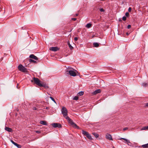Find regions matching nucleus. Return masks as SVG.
Segmentation results:
<instances>
[{"mask_svg":"<svg viewBox=\"0 0 148 148\" xmlns=\"http://www.w3.org/2000/svg\"><path fill=\"white\" fill-rule=\"evenodd\" d=\"M84 92L80 91V92H79L77 93V95H78L79 96H81L82 95L84 94Z\"/></svg>","mask_w":148,"mask_h":148,"instance_id":"obj_18","label":"nucleus"},{"mask_svg":"<svg viewBox=\"0 0 148 148\" xmlns=\"http://www.w3.org/2000/svg\"><path fill=\"white\" fill-rule=\"evenodd\" d=\"M29 62L31 63H36V61L32 59H29Z\"/></svg>","mask_w":148,"mask_h":148,"instance_id":"obj_20","label":"nucleus"},{"mask_svg":"<svg viewBox=\"0 0 148 148\" xmlns=\"http://www.w3.org/2000/svg\"><path fill=\"white\" fill-rule=\"evenodd\" d=\"M113 148H115L114 146L113 147Z\"/></svg>","mask_w":148,"mask_h":148,"instance_id":"obj_45","label":"nucleus"},{"mask_svg":"<svg viewBox=\"0 0 148 148\" xmlns=\"http://www.w3.org/2000/svg\"><path fill=\"white\" fill-rule=\"evenodd\" d=\"M82 133L84 136H86L88 139L90 140H92V138L90 134L88 132L84 130H82Z\"/></svg>","mask_w":148,"mask_h":148,"instance_id":"obj_3","label":"nucleus"},{"mask_svg":"<svg viewBox=\"0 0 148 148\" xmlns=\"http://www.w3.org/2000/svg\"><path fill=\"white\" fill-rule=\"evenodd\" d=\"M126 34L127 36H128L129 34L128 32H127L126 33Z\"/></svg>","mask_w":148,"mask_h":148,"instance_id":"obj_42","label":"nucleus"},{"mask_svg":"<svg viewBox=\"0 0 148 148\" xmlns=\"http://www.w3.org/2000/svg\"><path fill=\"white\" fill-rule=\"evenodd\" d=\"M131 27V25H129L127 26V28L128 29H130Z\"/></svg>","mask_w":148,"mask_h":148,"instance_id":"obj_34","label":"nucleus"},{"mask_svg":"<svg viewBox=\"0 0 148 148\" xmlns=\"http://www.w3.org/2000/svg\"><path fill=\"white\" fill-rule=\"evenodd\" d=\"M78 14H76L75 16H78Z\"/></svg>","mask_w":148,"mask_h":148,"instance_id":"obj_43","label":"nucleus"},{"mask_svg":"<svg viewBox=\"0 0 148 148\" xmlns=\"http://www.w3.org/2000/svg\"><path fill=\"white\" fill-rule=\"evenodd\" d=\"M128 129V128L127 127H125L123 129V130L124 131H125L127 130Z\"/></svg>","mask_w":148,"mask_h":148,"instance_id":"obj_33","label":"nucleus"},{"mask_svg":"<svg viewBox=\"0 0 148 148\" xmlns=\"http://www.w3.org/2000/svg\"><path fill=\"white\" fill-rule=\"evenodd\" d=\"M5 130L7 131H8L9 132H12V129L10 128H9L8 127H5Z\"/></svg>","mask_w":148,"mask_h":148,"instance_id":"obj_13","label":"nucleus"},{"mask_svg":"<svg viewBox=\"0 0 148 148\" xmlns=\"http://www.w3.org/2000/svg\"><path fill=\"white\" fill-rule=\"evenodd\" d=\"M119 21H122V20H119Z\"/></svg>","mask_w":148,"mask_h":148,"instance_id":"obj_46","label":"nucleus"},{"mask_svg":"<svg viewBox=\"0 0 148 148\" xmlns=\"http://www.w3.org/2000/svg\"><path fill=\"white\" fill-rule=\"evenodd\" d=\"M142 130H148V126H145V127H143L142 128Z\"/></svg>","mask_w":148,"mask_h":148,"instance_id":"obj_26","label":"nucleus"},{"mask_svg":"<svg viewBox=\"0 0 148 148\" xmlns=\"http://www.w3.org/2000/svg\"><path fill=\"white\" fill-rule=\"evenodd\" d=\"M51 125L52 126L55 128L58 127V128H61L62 127L61 125L58 123H53L51 124Z\"/></svg>","mask_w":148,"mask_h":148,"instance_id":"obj_6","label":"nucleus"},{"mask_svg":"<svg viewBox=\"0 0 148 148\" xmlns=\"http://www.w3.org/2000/svg\"><path fill=\"white\" fill-rule=\"evenodd\" d=\"M67 44H68V45L70 48V49L72 50L73 49V47L70 44L69 42L68 41L67 42Z\"/></svg>","mask_w":148,"mask_h":148,"instance_id":"obj_19","label":"nucleus"},{"mask_svg":"<svg viewBox=\"0 0 148 148\" xmlns=\"http://www.w3.org/2000/svg\"><path fill=\"white\" fill-rule=\"evenodd\" d=\"M23 27H22V29H23Z\"/></svg>","mask_w":148,"mask_h":148,"instance_id":"obj_47","label":"nucleus"},{"mask_svg":"<svg viewBox=\"0 0 148 148\" xmlns=\"http://www.w3.org/2000/svg\"><path fill=\"white\" fill-rule=\"evenodd\" d=\"M33 109L34 110H36V107H34Z\"/></svg>","mask_w":148,"mask_h":148,"instance_id":"obj_38","label":"nucleus"},{"mask_svg":"<svg viewBox=\"0 0 148 148\" xmlns=\"http://www.w3.org/2000/svg\"><path fill=\"white\" fill-rule=\"evenodd\" d=\"M78 40V38L77 37H75L74 38V40L75 41H77Z\"/></svg>","mask_w":148,"mask_h":148,"instance_id":"obj_35","label":"nucleus"},{"mask_svg":"<svg viewBox=\"0 0 148 148\" xmlns=\"http://www.w3.org/2000/svg\"><path fill=\"white\" fill-rule=\"evenodd\" d=\"M78 99V97L77 96H75L73 97V99L74 100H77Z\"/></svg>","mask_w":148,"mask_h":148,"instance_id":"obj_23","label":"nucleus"},{"mask_svg":"<svg viewBox=\"0 0 148 148\" xmlns=\"http://www.w3.org/2000/svg\"><path fill=\"white\" fill-rule=\"evenodd\" d=\"M17 87L18 88V84H17Z\"/></svg>","mask_w":148,"mask_h":148,"instance_id":"obj_44","label":"nucleus"},{"mask_svg":"<svg viewBox=\"0 0 148 148\" xmlns=\"http://www.w3.org/2000/svg\"><path fill=\"white\" fill-rule=\"evenodd\" d=\"M99 10L101 12H104V10L103 8H100Z\"/></svg>","mask_w":148,"mask_h":148,"instance_id":"obj_32","label":"nucleus"},{"mask_svg":"<svg viewBox=\"0 0 148 148\" xmlns=\"http://www.w3.org/2000/svg\"><path fill=\"white\" fill-rule=\"evenodd\" d=\"M93 45L95 47H98L99 46V44L97 42H94L93 43Z\"/></svg>","mask_w":148,"mask_h":148,"instance_id":"obj_17","label":"nucleus"},{"mask_svg":"<svg viewBox=\"0 0 148 148\" xmlns=\"http://www.w3.org/2000/svg\"><path fill=\"white\" fill-rule=\"evenodd\" d=\"M69 122L70 123L71 125H72L73 123H74L73 121L71 119H70L69 121Z\"/></svg>","mask_w":148,"mask_h":148,"instance_id":"obj_24","label":"nucleus"},{"mask_svg":"<svg viewBox=\"0 0 148 148\" xmlns=\"http://www.w3.org/2000/svg\"><path fill=\"white\" fill-rule=\"evenodd\" d=\"M92 134L94 135V136L96 138H97L99 137V134L95 133H92Z\"/></svg>","mask_w":148,"mask_h":148,"instance_id":"obj_21","label":"nucleus"},{"mask_svg":"<svg viewBox=\"0 0 148 148\" xmlns=\"http://www.w3.org/2000/svg\"><path fill=\"white\" fill-rule=\"evenodd\" d=\"M50 98L55 103H56L55 100L52 97H50Z\"/></svg>","mask_w":148,"mask_h":148,"instance_id":"obj_28","label":"nucleus"},{"mask_svg":"<svg viewBox=\"0 0 148 148\" xmlns=\"http://www.w3.org/2000/svg\"><path fill=\"white\" fill-rule=\"evenodd\" d=\"M118 139L120 140L123 139V140H124L125 141V143H126L127 144V145H130L129 144V143H131L130 142V141L129 140H127L126 138H121L119 139Z\"/></svg>","mask_w":148,"mask_h":148,"instance_id":"obj_9","label":"nucleus"},{"mask_svg":"<svg viewBox=\"0 0 148 148\" xmlns=\"http://www.w3.org/2000/svg\"><path fill=\"white\" fill-rule=\"evenodd\" d=\"M66 72H68L69 74L71 76H75L77 75L76 73L73 70H66Z\"/></svg>","mask_w":148,"mask_h":148,"instance_id":"obj_5","label":"nucleus"},{"mask_svg":"<svg viewBox=\"0 0 148 148\" xmlns=\"http://www.w3.org/2000/svg\"><path fill=\"white\" fill-rule=\"evenodd\" d=\"M146 106L147 107H148V103H146Z\"/></svg>","mask_w":148,"mask_h":148,"instance_id":"obj_39","label":"nucleus"},{"mask_svg":"<svg viewBox=\"0 0 148 148\" xmlns=\"http://www.w3.org/2000/svg\"><path fill=\"white\" fill-rule=\"evenodd\" d=\"M68 121L71 119L69 116H66L65 117H64Z\"/></svg>","mask_w":148,"mask_h":148,"instance_id":"obj_27","label":"nucleus"},{"mask_svg":"<svg viewBox=\"0 0 148 148\" xmlns=\"http://www.w3.org/2000/svg\"><path fill=\"white\" fill-rule=\"evenodd\" d=\"M62 113L64 117H65L67 115L68 111L66 108L64 107H62Z\"/></svg>","mask_w":148,"mask_h":148,"instance_id":"obj_4","label":"nucleus"},{"mask_svg":"<svg viewBox=\"0 0 148 148\" xmlns=\"http://www.w3.org/2000/svg\"><path fill=\"white\" fill-rule=\"evenodd\" d=\"M11 142L15 145L17 147L19 148H21V146L20 145L15 143L13 140H11Z\"/></svg>","mask_w":148,"mask_h":148,"instance_id":"obj_11","label":"nucleus"},{"mask_svg":"<svg viewBox=\"0 0 148 148\" xmlns=\"http://www.w3.org/2000/svg\"><path fill=\"white\" fill-rule=\"evenodd\" d=\"M101 89H97V90H95V91L93 92V94L94 95H96L98 93H100L101 92Z\"/></svg>","mask_w":148,"mask_h":148,"instance_id":"obj_12","label":"nucleus"},{"mask_svg":"<svg viewBox=\"0 0 148 148\" xmlns=\"http://www.w3.org/2000/svg\"><path fill=\"white\" fill-rule=\"evenodd\" d=\"M36 133H40V132L39 131H36Z\"/></svg>","mask_w":148,"mask_h":148,"instance_id":"obj_40","label":"nucleus"},{"mask_svg":"<svg viewBox=\"0 0 148 148\" xmlns=\"http://www.w3.org/2000/svg\"><path fill=\"white\" fill-rule=\"evenodd\" d=\"M132 10V8L131 7H129L128 8V11L129 12H131Z\"/></svg>","mask_w":148,"mask_h":148,"instance_id":"obj_31","label":"nucleus"},{"mask_svg":"<svg viewBox=\"0 0 148 148\" xmlns=\"http://www.w3.org/2000/svg\"><path fill=\"white\" fill-rule=\"evenodd\" d=\"M139 147H142L143 148H148V143L143 145L141 146H140Z\"/></svg>","mask_w":148,"mask_h":148,"instance_id":"obj_15","label":"nucleus"},{"mask_svg":"<svg viewBox=\"0 0 148 148\" xmlns=\"http://www.w3.org/2000/svg\"><path fill=\"white\" fill-rule=\"evenodd\" d=\"M106 138L107 139H108L109 140H113V139L111 135L108 134L107 133L106 135Z\"/></svg>","mask_w":148,"mask_h":148,"instance_id":"obj_7","label":"nucleus"},{"mask_svg":"<svg viewBox=\"0 0 148 148\" xmlns=\"http://www.w3.org/2000/svg\"><path fill=\"white\" fill-rule=\"evenodd\" d=\"M29 58H31L34 59L35 60H37L38 58L34 54H31L29 56Z\"/></svg>","mask_w":148,"mask_h":148,"instance_id":"obj_10","label":"nucleus"},{"mask_svg":"<svg viewBox=\"0 0 148 148\" xmlns=\"http://www.w3.org/2000/svg\"><path fill=\"white\" fill-rule=\"evenodd\" d=\"M71 20L73 21H75L76 20V18H72Z\"/></svg>","mask_w":148,"mask_h":148,"instance_id":"obj_36","label":"nucleus"},{"mask_svg":"<svg viewBox=\"0 0 148 148\" xmlns=\"http://www.w3.org/2000/svg\"><path fill=\"white\" fill-rule=\"evenodd\" d=\"M31 82L36 84L40 87H44L46 88H48V87L47 86L44 82L41 81L37 77H34L32 80Z\"/></svg>","mask_w":148,"mask_h":148,"instance_id":"obj_1","label":"nucleus"},{"mask_svg":"<svg viewBox=\"0 0 148 148\" xmlns=\"http://www.w3.org/2000/svg\"><path fill=\"white\" fill-rule=\"evenodd\" d=\"M142 86L145 87H148V84L146 83H143L142 84Z\"/></svg>","mask_w":148,"mask_h":148,"instance_id":"obj_22","label":"nucleus"},{"mask_svg":"<svg viewBox=\"0 0 148 148\" xmlns=\"http://www.w3.org/2000/svg\"><path fill=\"white\" fill-rule=\"evenodd\" d=\"M75 128H77V129H80V127L78 126L77 127H76Z\"/></svg>","mask_w":148,"mask_h":148,"instance_id":"obj_37","label":"nucleus"},{"mask_svg":"<svg viewBox=\"0 0 148 148\" xmlns=\"http://www.w3.org/2000/svg\"><path fill=\"white\" fill-rule=\"evenodd\" d=\"M18 69L20 71L23 73H27L28 71L27 68L23 66L22 64H20L18 66Z\"/></svg>","mask_w":148,"mask_h":148,"instance_id":"obj_2","label":"nucleus"},{"mask_svg":"<svg viewBox=\"0 0 148 148\" xmlns=\"http://www.w3.org/2000/svg\"><path fill=\"white\" fill-rule=\"evenodd\" d=\"M72 125V126L74 127V128H75L77 127V125L74 123H73V124Z\"/></svg>","mask_w":148,"mask_h":148,"instance_id":"obj_25","label":"nucleus"},{"mask_svg":"<svg viewBox=\"0 0 148 148\" xmlns=\"http://www.w3.org/2000/svg\"><path fill=\"white\" fill-rule=\"evenodd\" d=\"M46 109L48 110L49 109V108L48 107H46Z\"/></svg>","mask_w":148,"mask_h":148,"instance_id":"obj_41","label":"nucleus"},{"mask_svg":"<svg viewBox=\"0 0 148 148\" xmlns=\"http://www.w3.org/2000/svg\"><path fill=\"white\" fill-rule=\"evenodd\" d=\"M126 19V17L125 16H124L122 18V20L123 21H125Z\"/></svg>","mask_w":148,"mask_h":148,"instance_id":"obj_30","label":"nucleus"},{"mask_svg":"<svg viewBox=\"0 0 148 148\" xmlns=\"http://www.w3.org/2000/svg\"><path fill=\"white\" fill-rule=\"evenodd\" d=\"M40 123L41 124H42L44 125H47V122L44 121H41L40 122Z\"/></svg>","mask_w":148,"mask_h":148,"instance_id":"obj_14","label":"nucleus"},{"mask_svg":"<svg viewBox=\"0 0 148 148\" xmlns=\"http://www.w3.org/2000/svg\"><path fill=\"white\" fill-rule=\"evenodd\" d=\"M49 50L54 51H56L59 50V48L57 47H51L49 48Z\"/></svg>","mask_w":148,"mask_h":148,"instance_id":"obj_8","label":"nucleus"},{"mask_svg":"<svg viewBox=\"0 0 148 148\" xmlns=\"http://www.w3.org/2000/svg\"><path fill=\"white\" fill-rule=\"evenodd\" d=\"M91 26L92 24L90 23L87 24V25L85 26L87 28H89L91 27Z\"/></svg>","mask_w":148,"mask_h":148,"instance_id":"obj_16","label":"nucleus"},{"mask_svg":"<svg viewBox=\"0 0 148 148\" xmlns=\"http://www.w3.org/2000/svg\"><path fill=\"white\" fill-rule=\"evenodd\" d=\"M125 15L127 17H129L130 16L128 12H126L125 13Z\"/></svg>","mask_w":148,"mask_h":148,"instance_id":"obj_29","label":"nucleus"}]
</instances>
